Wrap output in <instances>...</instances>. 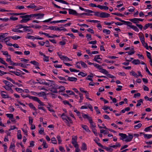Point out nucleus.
Listing matches in <instances>:
<instances>
[{"label": "nucleus", "mask_w": 152, "mask_h": 152, "mask_svg": "<svg viewBox=\"0 0 152 152\" xmlns=\"http://www.w3.org/2000/svg\"><path fill=\"white\" fill-rule=\"evenodd\" d=\"M34 16V15H32V14L30 15L25 14L21 15L20 16V18L22 19L20 21V23H26L28 21L33 19V17Z\"/></svg>", "instance_id": "1"}, {"label": "nucleus", "mask_w": 152, "mask_h": 152, "mask_svg": "<svg viewBox=\"0 0 152 152\" xmlns=\"http://www.w3.org/2000/svg\"><path fill=\"white\" fill-rule=\"evenodd\" d=\"M34 101L37 102L41 106H44L45 104L39 99L36 96L30 97Z\"/></svg>", "instance_id": "2"}, {"label": "nucleus", "mask_w": 152, "mask_h": 152, "mask_svg": "<svg viewBox=\"0 0 152 152\" xmlns=\"http://www.w3.org/2000/svg\"><path fill=\"white\" fill-rule=\"evenodd\" d=\"M36 80L37 82H36V83H38L41 84H43L46 86H49V84L48 83L46 82L44 79H37Z\"/></svg>", "instance_id": "3"}, {"label": "nucleus", "mask_w": 152, "mask_h": 152, "mask_svg": "<svg viewBox=\"0 0 152 152\" xmlns=\"http://www.w3.org/2000/svg\"><path fill=\"white\" fill-rule=\"evenodd\" d=\"M32 15H34L33 17V19L37 17L36 19H37L42 18L44 15V14L40 13L32 14Z\"/></svg>", "instance_id": "4"}, {"label": "nucleus", "mask_w": 152, "mask_h": 152, "mask_svg": "<svg viewBox=\"0 0 152 152\" xmlns=\"http://www.w3.org/2000/svg\"><path fill=\"white\" fill-rule=\"evenodd\" d=\"M11 37H5L4 38V39H2L1 42H3V41H5V42L6 44L8 46H11L12 45V44L10 43H7V42L8 41L10 40V39Z\"/></svg>", "instance_id": "5"}, {"label": "nucleus", "mask_w": 152, "mask_h": 152, "mask_svg": "<svg viewBox=\"0 0 152 152\" xmlns=\"http://www.w3.org/2000/svg\"><path fill=\"white\" fill-rule=\"evenodd\" d=\"M66 10L68 11L70 15H78V13L75 10L70 8L66 9Z\"/></svg>", "instance_id": "6"}, {"label": "nucleus", "mask_w": 152, "mask_h": 152, "mask_svg": "<svg viewBox=\"0 0 152 152\" xmlns=\"http://www.w3.org/2000/svg\"><path fill=\"white\" fill-rule=\"evenodd\" d=\"M110 14L109 13H107L105 12H101L100 18H105L109 17Z\"/></svg>", "instance_id": "7"}, {"label": "nucleus", "mask_w": 152, "mask_h": 152, "mask_svg": "<svg viewBox=\"0 0 152 152\" xmlns=\"http://www.w3.org/2000/svg\"><path fill=\"white\" fill-rule=\"evenodd\" d=\"M31 27L30 26H24L23 28V32H26V31H28V32H30L31 33L33 32V30L31 29H30L29 28Z\"/></svg>", "instance_id": "8"}, {"label": "nucleus", "mask_w": 152, "mask_h": 152, "mask_svg": "<svg viewBox=\"0 0 152 152\" xmlns=\"http://www.w3.org/2000/svg\"><path fill=\"white\" fill-rule=\"evenodd\" d=\"M128 134L129 136H127V137L125 140V141L126 142H129L131 141L133 138L132 134Z\"/></svg>", "instance_id": "9"}, {"label": "nucleus", "mask_w": 152, "mask_h": 152, "mask_svg": "<svg viewBox=\"0 0 152 152\" xmlns=\"http://www.w3.org/2000/svg\"><path fill=\"white\" fill-rule=\"evenodd\" d=\"M9 72L11 73H14L17 76H19V75H20V74H21L20 72H21V71L19 69H17L16 71L11 70Z\"/></svg>", "instance_id": "10"}, {"label": "nucleus", "mask_w": 152, "mask_h": 152, "mask_svg": "<svg viewBox=\"0 0 152 152\" xmlns=\"http://www.w3.org/2000/svg\"><path fill=\"white\" fill-rule=\"evenodd\" d=\"M118 135L121 137L120 138L121 140H123L124 139H126L127 137V135L125 134L119 133Z\"/></svg>", "instance_id": "11"}, {"label": "nucleus", "mask_w": 152, "mask_h": 152, "mask_svg": "<svg viewBox=\"0 0 152 152\" xmlns=\"http://www.w3.org/2000/svg\"><path fill=\"white\" fill-rule=\"evenodd\" d=\"M79 9L82 11H84L86 12L89 13H92L93 12V11L91 10H90L88 9H85L84 8L81 7H79Z\"/></svg>", "instance_id": "12"}, {"label": "nucleus", "mask_w": 152, "mask_h": 152, "mask_svg": "<svg viewBox=\"0 0 152 152\" xmlns=\"http://www.w3.org/2000/svg\"><path fill=\"white\" fill-rule=\"evenodd\" d=\"M81 127L86 132H91V131L89 129L87 125L82 124L81 125Z\"/></svg>", "instance_id": "13"}, {"label": "nucleus", "mask_w": 152, "mask_h": 152, "mask_svg": "<svg viewBox=\"0 0 152 152\" xmlns=\"http://www.w3.org/2000/svg\"><path fill=\"white\" fill-rule=\"evenodd\" d=\"M27 13H8V14L10 15H13L15 16H17V15H24L26 14Z\"/></svg>", "instance_id": "14"}, {"label": "nucleus", "mask_w": 152, "mask_h": 152, "mask_svg": "<svg viewBox=\"0 0 152 152\" xmlns=\"http://www.w3.org/2000/svg\"><path fill=\"white\" fill-rule=\"evenodd\" d=\"M97 7L101 10L104 9L106 10H108L109 9L108 7L107 6L101 5H97Z\"/></svg>", "instance_id": "15"}, {"label": "nucleus", "mask_w": 152, "mask_h": 152, "mask_svg": "<svg viewBox=\"0 0 152 152\" xmlns=\"http://www.w3.org/2000/svg\"><path fill=\"white\" fill-rule=\"evenodd\" d=\"M3 82L6 85L5 86H9V87H12L13 86V85L11 83L7 80H4Z\"/></svg>", "instance_id": "16"}, {"label": "nucleus", "mask_w": 152, "mask_h": 152, "mask_svg": "<svg viewBox=\"0 0 152 152\" xmlns=\"http://www.w3.org/2000/svg\"><path fill=\"white\" fill-rule=\"evenodd\" d=\"M129 20L132 23L136 24L139 23V22L137 18H134L132 19H129Z\"/></svg>", "instance_id": "17"}, {"label": "nucleus", "mask_w": 152, "mask_h": 152, "mask_svg": "<svg viewBox=\"0 0 152 152\" xmlns=\"http://www.w3.org/2000/svg\"><path fill=\"white\" fill-rule=\"evenodd\" d=\"M122 22L123 23V24L126 25L129 27L132 24V23L129 21H126L123 20Z\"/></svg>", "instance_id": "18"}, {"label": "nucleus", "mask_w": 152, "mask_h": 152, "mask_svg": "<svg viewBox=\"0 0 152 152\" xmlns=\"http://www.w3.org/2000/svg\"><path fill=\"white\" fill-rule=\"evenodd\" d=\"M82 116L83 118L87 119L88 121L92 118L91 117L89 116L88 115L86 114L85 113L82 114Z\"/></svg>", "instance_id": "19"}, {"label": "nucleus", "mask_w": 152, "mask_h": 152, "mask_svg": "<svg viewBox=\"0 0 152 152\" xmlns=\"http://www.w3.org/2000/svg\"><path fill=\"white\" fill-rule=\"evenodd\" d=\"M57 89H59L60 90L59 91V92H63L65 90V88L63 86H57Z\"/></svg>", "instance_id": "20"}, {"label": "nucleus", "mask_w": 152, "mask_h": 152, "mask_svg": "<svg viewBox=\"0 0 152 152\" xmlns=\"http://www.w3.org/2000/svg\"><path fill=\"white\" fill-rule=\"evenodd\" d=\"M52 4L54 5V7H56L57 8H59V9H61L62 10H66V9H68L69 8H63L61 7L60 6H59L57 4H56L53 1H52Z\"/></svg>", "instance_id": "21"}, {"label": "nucleus", "mask_w": 152, "mask_h": 152, "mask_svg": "<svg viewBox=\"0 0 152 152\" xmlns=\"http://www.w3.org/2000/svg\"><path fill=\"white\" fill-rule=\"evenodd\" d=\"M56 86H53L50 89V91L54 93H56L57 92V86L56 87Z\"/></svg>", "instance_id": "22"}, {"label": "nucleus", "mask_w": 152, "mask_h": 152, "mask_svg": "<svg viewBox=\"0 0 152 152\" xmlns=\"http://www.w3.org/2000/svg\"><path fill=\"white\" fill-rule=\"evenodd\" d=\"M67 80L70 81H76L77 80V78L72 77H68Z\"/></svg>", "instance_id": "23"}, {"label": "nucleus", "mask_w": 152, "mask_h": 152, "mask_svg": "<svg viewBox=\"0 0 152 152\" xmlns=\"http://www.w3.org/2000/svg\"><path fill=\"white\" fill-rule=\"evenodd\" d=\"M132 63L135 65H137L140 64V61L139 59H134Z\"/></svg>", "instance_id": "24"}, {"label": "nucleus", "mask_w": 152, "mask_h": 152, "mask_svg": "<svg viewBox=\"0 0 152 152\" xmlns=\"http://www.w3.org/2000/svg\"><path fill=\"white\" fill-rule=\"evenodd\" d=\"M134 48H132L131 50H132L131 51L126 52V53H127L129 55L131 56L133 54L135 53V51L134 50Z\"/></svg>", "instance_id": "25"}, {"label": "nucleus", "mask_w": 152, "mask_h": 152, "mask_svg": "<svg viewBox=\"0 0 152 152\" xmlns=\"http://www.w3.org/2000/svg\"><path fill=\"white\" fill-rule=\"evenodd\" d=\"M130 27L132 29H133L135 31L138 32L139 31V30L138 28L136 26L134 25H132L130 26Z\"/></svg>", "instance_id": "26"}, {"label": "nucleus", "mask_w": 152, "mask_h": 152, "mask_svg": "<svg viewBox=\"0 0 152 152\" xmlns=\"http://www.w3.org/2000/svg\"><path fill=\"white\" fill-rule=\"evenodd\" d=\"M90 123L91 126L94 128L96 127V125L95 123L93 121L92 118L89 121Z\"/></svg>", "instance_id": "27"}, {"label": "nucleus", "mask_w": 152, "mask_h": 152, "mask_svg": "<svg viewBox=\"0 0 152 152\" xmlns=\"http://www.w3.org/2000/svg\"><path fill=\"white\" fill-rule=\"evenodd\" d=\"M143 99H140L139 100L137 101V103L136 104V107H138L141 105V103H143Z\"/></svg>", "instance_id": "28"}, {"label": "nucleus", "mask_w": 152, "mask_h": 152, "mask_svg": "<svg viewBox=\"0 0 152 152\" xmlns=\"http://www.w3.org/2000/svg\"><path fill=\"white\" fill-rule=\"evenodd\" d=\"M100 72L103 73L105 74L106 75L108 73V71L106 70L105 69H103L102 67L100 69Z\"/></svg>", "instance_id": "29"}, {"label": "nucleus", "mask_w": 152, "mask_h": 152, "mask_svg": "<svg viewBox=\"0 0 152 152\" xmlns=\"http://www.w3.org/2000/svg\"><path fill=\"white\" fill-rule=\"evenodd\" d=\"M48 28L51 30L55 31H58L59 29L58 27L54 26H49Z\"/></svg>", "instance_id": "30"}, {"label": "nucleus", "mask_w": 152, "mask_h": 152, "mask_svg": "<svg viewBox=\"0 0 152 152\" xmlns=\"http://www.w3.org/2000/svg\"><path fill=\"white\" fill-rule=\"evenodd\" d=\"M144 137L145 138L149 139L152 137V135L151 134H144Z\"/></svg>", "instance_id": "31"}, {"label": "nucleus", "mask_w": 152, "mask_h": 152, "mask_svg": "<svg viewBox=\"0 0 152 152\" xmlns=\"http://www.w3.org/2000/svg\"><path fill=\"white\" fill-rule=\"evenodd\" d=\"M87 149V145L85 143H83L81 148V150L85 151Z\"/></svg>", "instance_id": "32"}, {"label": "nucleus", "mask_w": 152, "mask_h": 152, "mask_svg": "<svg viewBox=\"0 0 152 152\" xmlns=\"http://www.w3.org/2000/svg\"><path fill=\"white\" fill-rule=\"evenodd\" d=\"M19 29L17 28H13L12 29V31L18 33H23V31L22 30H19Z\"/></svg>", "instance_id": "33"}, {"label": "nucleus", "mask_w": 152, "mask_h": 152, "mask_svg": "<svg viewBox=\"0 0 152 152\" xmlns=\"http://www.w3.org/2000/svg\"><path fill=\"white\" fill-rule=\"evenodd\" d=\"M103 149L106 150L108 152H112L113 151V149L110 147H107L105 146L104 147Z\"/></svg>", "instance_id": "34"}, {"label": "nucleus", "mask_w": 152, "mask_h": 152, "mask_svg": "<svg viewBox=\"0 0 152 152\" xmlns=\"http://www.w3.org/2000/svg\"><path fill=\"white\" fill-rule=\"evenodd\" d=\"M25 38L27 39H31L34 41L36 39V37L32 36L29 35L26 37Z\"/></svg>", "instance_id": "35"}, {"label": "nucleus", "mask_w": 152, "mask_h": 152, "mask_svg": "<svg viewBox=\"0 0 152 152\" xmlns=\"http://www.w3.org/2000/svg\"><path fill=\"white\" fill-rule=\"evenodd\" d=\"M82 15H85L88 16H91L93 15L92 14L88 13H80V14L78 13V15H76V16H78V15H80L81 16Z\"/></svg>", "instance_id": "36"}, {"label": "nucleus", "mask_w": 152, "mask_h": 152, "mask_svg": "<svg viewBox=\"0 0 152 152\" xmlns=\"http://www.w3.org/2000/svg\"><path fill=\"white\" fill-rule=\"evenodd\" d=\"M79 95L80 97V100L79 101V103H82V100H83V94L82 93H79Z\"/></svg>", "instance_id": "37"}, {"label": "nucleus", "mask_w": 152, "mask_h": 152, "mask_svg": "<svg viewBox=\"0 0 152 152\" xmlns=\"http://www.w3.org/2000/svg\"><path fill=\"white\" fill-rule=\"evenodd\" d=\"M80 64L82 67L83 68H86L87 67V65L84 62L82 61H80Z\"/></svg>", "instance_id": "38"}, {"label": "nucleus", "mask_w": 152, "mask_h": 152, "mask_svg": "<svg viewBox=\"0 0 152 152\" xmlns=\"http://www.w3.org/2000/svg\"><path fill=\"white\" fill-rule=\"evenodd\" d=\"M0 63L4 65L6 67H7V64L3 60V58H0Z\"/></svg>", "instance_id": "39"}, {"label": "nucleus", "mask_w": 152, "mask_h": 152, "mask_svg": "<svg viewBox=\"0 0 152 152\" xmlns=\"http://www.w3.org/2000/svg\"><path fill=\"white\" fill-rule=\"evenodd\" d=\"M130 74L131 75L134 76L136 78H138V75L134 71H132L130 72Z\"/></svg>", "instance_id": "40"}, {"label": "nucleus", "mask_w": 152, "mask_h": 152, "mask_svg": "<svg viewBox=\"0 0 152 152\" xmlns=\"http://www.w3.org/2000/svg\"><path fill=\"white\" fill-rule=\"evenodd\" d=\"M6 115L7 117H8L10 120L12 119L13 118L14 115L12 114L7 113L6 114Z\"/></svg>", "instance_id": "41"}, {"label": "nucleus", "mask_w": 152, "mask_h": 152, "mask_svg": "<svg viewBox=\"0 0 152 152\" xmlns=\"http://www.w3.org/2000/svg\"><path fill=\"white\" fill-rule=\"evenodd\" d=\"M93 12L92 13H94V15L95 16L100 17L101 13L99 12H94L93 11Z\"/></svg>", "instance_id": "42"}, {"label": "nucleus", "mask_w": 152, "mask_h": 152, "mask_svg": "<svg viewBox=\"0 0 152 152\" xmlns=\"http://www.w3.org/2000/svg\"><path fill=\"white\" fill-rule=\"evenodd\" d=\"M11 38L14 40H17L20 38V37L18 36L15 35L14 36H10Z\"/></svg>", "instance_id": "43"}, {"label": "nucleus", "mask_w": 152, "mask_h": 152, "mask_svg": "<svg viewBox=\"0 0 152 152\" xmlns=\"http://www.w3.org/2000/svg\"><path fill=\"white\" fill-rule=\"evenodd\" d=\"M142 126V124L141 123H139L134 126V127L136 129H137L140 128Z\"/></svg>", "instance_id": "44"}, {"label": "nucleus", "mask_w": 152, "mask_h": 152, "mask_svg": "<svg viewBox=\"0 0 152 152\" xmlns=\"http://www.w3.org/2000/svg\"><path fill=\"white\" fill-rule=\"evenodd\" d=\"M100 55H96L95 56V57L93 59L94 61L98 60V59H100L101 60H102V58H101L100 57Z\"/></svg>", "instance_id": "45"}, {"label": "nucleus", "mask_w": 152, "mask_h": 152, "mask_svg": "<svg viewBox=\"0 0 152 152\" xmlns=\"http://www.w3.org/2000/svg\"><path fill=\"white\" fill-rule=\"evenodd\" d=\"M103 32L106 34H109L110 33V31L107 29H104L103 30Z\"/></svg>", "instance_id": "46"}, {"label": "nucleus", "mask_w": 152, "mask_h": 152, "mask_svg": "<svg viewBox=\"0 0 152 152\" xmlns=\"http://www.w3.org/2000/svg\"><path fill=\"white\" fill-rule=\"evenodd\" d=\"M103 109L104 110H106L107 109H109L110 111H113V110L112 108H110L109 107H108L107 106H104V107L103 108Z\"/></svg>", "instance_id": "47"}, {"label": "nucleus", "mask_w": 152, "mask_h": 152, "mask_svg": "<svg viewBox=\"0 0 152 152\" xmlns=\"http://www.w3.org/2000/svg\"><path fill=\"white\" fill-rule=\"evenodd\" d=\"M15 90L17 91L19 93H22L24 92V90L21 88H15Z\"/></svg>", "instance_id": "48"}, {"label": "nucleus", "mask_w": 152, "mask_h": 152, "mask_svg": "<svg viewBox=\"0 0 152 152\" xmlns=\"http://www.w3.org/2000/svg\"><path fill=\"white\" fill-rule=\"evenodd\" d=\"M140 39L143 45L145 43V38L144 36L140 37Z\"/></svg>", "instance_id": "49"}, {"label": "nucleus", "mask_w": 152, "mask_h": 152, "mask_svg": "<svg viewBox=\"0 0 152 152\" xmlns=\"http://www.w3.org/2000/svg\"><path fill=\"white\" fill-rule=\"evenodd\" d=\"M30 63L34 65L38 66L39 65L38 62L35 61H31Z\"/></svg>", "instance_id": "50"}, {"label": "nucleus", "mask_w": 152, "mask_h": 152, "mask_svg": "<svg viewBox=\"0 0 152 152\" xmlns=\"http://www.w3.org/2000/svg\"><path fill=\"white\" fill-rule=\"evenodd\" d=\"M151 23H148L147 24H146L143 27L144 30H145L147 29L148 27H150V26H151Z\"/></svg>", "instance_id": "51"}, {"label": "nucleus", "mask_w": 152, "mask_h": 152, "mask_svg": "<svg viewBox=\"0 0 152 152\" xmlns=\"http://www.w3.org/2000/svg\"><path fill=\"white\" fill-rule=\"evenodd\" d=\"M77 142V137L75 136L74 137L72 138V143L74 144V143H76Z\"/></svg>", "instance_id": "52"}, {"label": "nucleus", "mask_w": 152, "mask_h": 152, "mask_svg": "<svg viewBox=\"0 0 152 152\" xmlns=\"http://www.w3.org/2000/svg\"><path fill=\"white\" fill-rule=\"evenodd\" d=\"M66 92L67 94H69V95H75V93L72 91L70 90H66Z\"/></svg>", "instance_id": "53"}, {"label": "nucleus", "mask_w": 152, "mask_h": 152, "mask_svg": "<svg viewBox=\"0 0 152 152\" xmlns=\"http://www.w3.org/2000/svg\"><path fill=\"white\" fill-rule=\"evenodd\" d=\"M51 142L54 144H56L57 143V141L56 138L54 137H53L51 139Z\"/></svg>", "instance_id": "54"}, {"label": "nucleus", "mask_w": 152, "mask_h": 152, "mask_svg": "<svg viewBox=\"0 0 152 152\" xmlns=\"http://www.w3.org/2000/svg\"><path fill=\"white\" fill-rule=\"evenodd\" d=\"M28 8H31V9H34L36 7V6L33 3L29 5L27 7Z\"/></svg>", "instance_id": "55"}, {"label": "nucleus", "mask_w": 152, "mask_h": 152, "mask_svg": "<svg viewBox=\"0 0 152 152\" xmlns=\"http://www.w3.org/2000/svg\"><path fill=\"white\" fill-rule=\"evenodd\" d=\"M9 74L12 75V74H10L9 72H5L3 71H1L0 69V75L2 76L3 75H4V74Z\"/></svg>", "instance_id": "56"}, {"label": "nucleus", "mask_w": 152, "mask_h": 152, "mask_svg": "<svg viewBox=\"0 0 152 152\" xmlns=\"http://www.w3.org/2000/svg\"><path fill=\"white\" fill-rule=\"evenodd\" d=\"M80 61H77L76 62V66L78 68L80 69H81V66L80 65Z\"/></svg>", "instance_id": "57"}, {"label": "nucleus", "mask_w": 152, "mask_h": 152, "mask_svg": "<svg viewBox=\"0 0 152 152\" xmlns=\"http://www.w3.org/2000/svg\"><path fill=\"white\" fill-rule=\"evenodd\" d=\"M1 52L3 53V54L4 55L6 56L10 57V55L8 53V52L7 51H4L3 50H2L1 51Z\"/></svg>", "instance_id": "58"}, {"label": "nucleus", "mask_w": 152, "mask_h": 152, "mask_svg": "<svg viewBox=\"0 0 152 152\" xmlns=\"http://www.w3.org/2000/svg\"><path fill=\"white\" fill-rule=\"evenodd\" d=\"M78 75H81L83 77H84L87 76V74L86 73H85L83 72H80L78 74Z\"/></svg>", "instance_id": "59"}, {"label": "nucleus", "mask_w": 152, "mask_h": 152, "mask_svg": "<svg viewBox=\"0 0 152 152\" xmlns=\"http://www.w3.org/2000/svg\"><path fill=\"white\" fill-rule=\"evenodd\" d=\"M58 55V56L62 60L63 59V58L64 57V56H63L61 53H60L59 52H58L57 53Z\"/></svg>", "instance_id": "60"}, {"label": "nucleus", "mask_w": 152, "mask_h": 152, "mask_svg": "<svg viewBox=\"0 0 152 152\" xmlns=\"http://www.w3.org/2000/svg\"><path fill=\"white\" fill-rule=\"evenodd\" d=\"M63 120L66 124L67 125V126H70L69 122L67 119H64V118H63Z\"/></svg>", "instance_id": "61"}, {"label": "nucleus", "mask_w": 152, "mask_h": 152, "mask_svg": "<svg viewBox=\"0 0 152 152\" xmlns=\"http://www.w3.org/2000/svg\"><path fill=\"white\" fill-rule=\"evenodd\" d=\"M1 97L3 98H8L10 97L7 94H5L3 93L1 94Z\"/></svg>", "instance_id": "62"}, {"label": "nucleus", "mask_w": 152, "mask_h": 152, "mask_svg": "<svg viewBox=\"0 0 152 152\" xmlns=\"http://www.w3.org/2000/svg\"><path fill=\"white\" fill-rule=\"evenodd\" d=\"M29 118V124H32L33 122V119L32 117L29 116L28 117Z\"/></svg>", "instance_id": "63"}, {"label": "nucleus", "mask_w": 152, "mask_h": 152, "mask_svg": "<svg viewBox=\"0 0 152 152\" xmlns=\"http://www.w3.org/2000/svg\"><path fill=\"white\" fill-rule=\"evenodd\" d=\"M43 61H44L48 62L49 61V57L46 56H45V57H44Z\"/></svg>", "instance_id": "64"}]
</instances>
